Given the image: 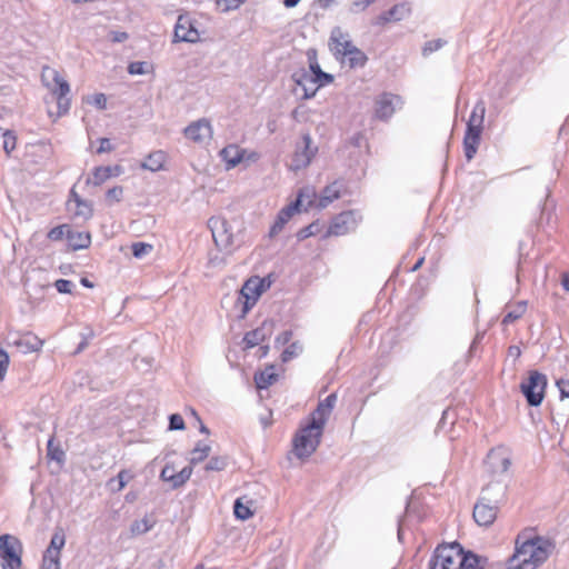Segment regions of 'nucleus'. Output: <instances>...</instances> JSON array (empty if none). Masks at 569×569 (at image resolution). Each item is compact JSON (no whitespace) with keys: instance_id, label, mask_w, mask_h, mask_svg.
Masks as SVG:
<instances>
[{"instance_id":"1","label":"nucleus","mask_w":569,"mask_h":569,"mask_svg":"<svg viewBox=\"0 0 569 569\" xmlns=\"http://www.w3.org/2000/svg\"><path fill=\"white\" fill-rule=\"evenodd\" d=\"M486 558L465 551L460 543L440 545L429 560V569H485Z\"/></svg>"},{"instance_id":"2","label":"nucleus","mask_w":569,"mask_h":569,"mask_svg":"<svg viewBox=\"0 0 569 569\" xmlns=\"http://www.w3.org/2000/svg\"><path fill=\"white\" fill-rule=\"evenodd\" d=\"M555 546L546 538L536 536L520 543L516 541V551L509 560V569H537L551 555Z\"/></svg>"},{"instance_id":"3","label":"nucleus","mask_w":569,"mask_h":569,"mask_svg":"<svg viewBox=\"0 0 569 569\" xmlns=\"http://www.w3.org/2000/svg\"><path fill=\"white\" fill-rule=\"evenodd\" d=\"M485 114L486 104L483 100H478L470 113L469 120L467 122V130L463 137L465 157L468 161L473 159L480 144Z\"/></svg>"},{"instance_id":"4","label":"nucleus","mask_w":569,"mask_h":569,"mask_svg":"<svg viewBox=\"0 0 569 569\" xmlns=\"http://www.w3.org/2000/svg\"><path fill=\"white\" fill-rule=\"evenodd\" d=\"M330 40L332 42V50L337 57H341L343 62L348 63L350 68L363 67L368 60L363 51L357 48L349 39V34L343 33L337 27L331 31Z\"/></svg>"},{"instance_id":"5","label":"nucleus","mask_w":569,"mask_h":569,"mask_svg":"<svg viewBox=\"0 0 569 569\" xmlns=\"http://www.w3.org/2000/svg\"><path fill=\"white\" fill-rule=\"evenodd\" d=\"M323 428L317 425L316 421H309L306 426L301 427L296 433L293 443V453L299 459L310 457L320 445Z\"/></svg>"},{"instance_id":"6","label":"nucleus","mask_w":569,"mask_h":569,"mask_svg":"<svg viewBox=\"0 0 569 569\" xmlns=\"http://www.w3.org/2000/svg\"><path fill=\"white\" fill-rule=\"evenodd\" d=\"M547 377L538 371H530L529 377L520 385V390L531 407L541 405L545 398Z\"/></svg>"},{"instance_id":"7","label":"nucleus","mask_w":569,"mask_h":569,"mask_svg":"<svg viewBox=\"0 0 569 569\" xmlns=\"http://www.w3.org/2000/svg\"><path fill=\"white\" fill-rule=\"evenodd\" d=\"M48 76H51L53 80V86L50 87V90L57 97L58 114H66L70 109V98L68 97L70 86L54 69L46 68L42 78L46 79Z\"/></svg>"},{"instance_id":"8","label":"nucleus","mask_w":569,"mask_h":569,"mask_svg":"<svg viewBox=\"0 0 569 569\" xmlns=\"http://www.w3.org/2000/svg\"><path fill=\"white\" fill-rule=\"evenodd\" d=\"M263 290L264 281L257 277L244 282L237 299V303L242 305L243 316L256 305Z\"/></svg>"},{"instance_id":"9","label":"nucleus","mask_w":569,"mask_h":569,"mask_svg":"<svg viewBox=\"0 0 569 569\" xmlns=\"http://www.w3.org/2000/svg\"><path fill=\"white\" fill-rule=\"evenodd\" d=\"M361 220V216L355 210L343 211L337 214L326 232V236H343L353 231Z\"/></svg>"},{"instance_id":"10","label":"nucleus","mask_w":569,"mask_h":569,"mask_svg":"<svg viewBox=\"0 0 569 569\" xmlns=\"http://www.w3.org/2000/svg\"><path fill=\"white\" fill-rule=\"evenodd\" d=\"M197 21L189 14H180L174 26L173 42L197 43L200 41V32L196 27Z\"/></svg>"},{"instance_id":"11","label":"nucleus","mask_w":569,"mask_h":569,"mask_svg":"<svg viewBox=\"0 0 569 569\" xmlns=\"http://www.w3.org/2000/svg\"><path fill=\"white\" fill-rule=\"evenodd\" d=\"M213 241L220 249H228L233 243V233L228 221L221 217H212L208 221Z\"/></svg>"},{"instance_id":"12","label":"nucleus","mask_w":569,"mask_h":569,"mask_svg":"<svg viewBox=\"0 0 569 569\" xmlns=\"http://www.w3.org/2000/svg\"><path fill=\"white\" fill-rule=\"evenodd\" d=\"M183 134L187 139L197 144H204L212 138L213 129L207 118H201L187 126L183 129Z\"/></svg>"},{"instance_id":"13","label":"nucleus","mask_w":569,"mask_h":569,"mask_svg":"<svg viewBox=\"0 0 569 569\" xmlns=\"http://www.w3.org/2000/svg\"><path fill=\"white\" fill-rule=\"evenodd\" d=\"M292 79L297 86L303 90V98H312L321 86H325V80L319 78V74L315 76L312 72H307L306 69H301L292 74Z\"/></svg>"},{"instance_id":"14","label":"nucleus","mask_w":569,"mask_h":569,"mask_svg":"<svg viewBox=\"0 0 569 569\" xmlns=\"http://www.w3.org/2000/svg\"><path fill=\"white\" fill-rule=\"evenodd\" d=\"M22 551V543L17 537L8 533L0 536V558L13 561L14 566H21Z\"/></svg>"},{"instance_id":"15","label":"nucleus","mask_w":569,"mask_h":569,"mask_svg":"<svg viewBox=\"0 0 569 569\" xmlns=\"http://www.w3.org/2000/svg\"><path fill=\"white\" fill-rule=\"evenodd\" d=\"M316 153V149L311 148V137L306 133L302 137V143L298 144L291 159L289 168L293 171L308 167Z\"/></svg>"},{"instance_id":"16","label":"nucleus","mask_w":569,"mask_h":569,"mask_svg":"<svg viewBox=\"0 0 569 569\" xmlns=\"http://www.w3.org/2000/svg\"><path fill=\"white\" fill-rule=\"evenodd\" d=\"M402 104L401 98L392 93H382L376 100V117L380 120H388Z\"/></svg>"},{"instance_id":"17","label":"nucleus","mask_w":569,"mask_h":569,"mask_svg":"<svg viewBox=\"0 0 569 569\" xmlns=\"http://www.w3.org/2000/svg\"><path fill=\"white\" fill-rule=\"evenodd\" d=\"M303 194L305 193H301L299 197H297L295 202H291L279 211L277 219L269 231V236L271 238L279 234L282 231L284 224L291 219V217L296 212L300 211V207L303 204Z\"/></svg>"},{"instance_id":"18","label":"nucleus","mask_w":569,"mask_h":569,"mask_svg":"<svg viewBox=\"0 0 569 569\" xmlns=\"http://www.w3.org/2000/svg\"><path fill=\"white\" fill-rule=\"evenodd\" d=\"M498 509L499 507L496 505L490 503L479 497L477 503L473 507L472 516L479 526L489 527L496 520Z\"/></svg>"},{"instance_id":"19","label":"nucleus","mask_w":569,"mask_h":569,"mask_svg":"<svg viewBox=\"0 0 569 569\" xmlns=\"http://www.w3.org/2000/svg\"><path fill=\"white\" fill-rule=\"evenodd\" d=\"M11 345L22 353H31L39 351L43 345V341L32 332H26L14 337L11 341Z\"/></svg>"},{"instance_id":"20","label":"nucleus","mask_w":569,"mask_h":569,"mask_svg":"<svg viewBox=\"0 0 569 569\" xmlns=\"http://www.w3.org/2000/svg\"><path fill=\"white\" fill-rule=\"evenodd\" d=\"M337 401V395L330 393L326 399L320 401L316 410L311 415V421H316L317 425L325 427L335 405Z\"/></svg>"},{"instance_id":"21","label":"nucleus","mask_w":569,"mask_h":569,"mask_svg":"<svg viewBox=\"0 0 569 569\" xmlns=\"http://www.w3.org/2000/svg\"><path fill=\"white\" fill-rule=\"evenodd\" d=\"M272 326L271 321H263L260 327L247 332L243 337L246 348H253L264 341L271 335Z\"/></svg>"},{"instance_id":"22","label":"nucleus","mask_w":569,"mask_h":569,"mask_svg":"<svg viewBox=\"0 0 569 569\" xmlns=\"http://www.w3.org/2000/svg\"><path fill=\"white\" fill-rule=\"evenodd\" d=\"M506 490L507 488L505 485L500 482H490L482 489L480 498L499 507L505 500Z\"/></svg>"},{"instance_id":"23","label":"nucleus","mask_w":569,"mask_h":569,"mask_svg":"<svg viewBox=\"0 0 569 569\" xmlns=\"http://www.w3.org/2000/svg\"><path fill=\"white\" fill-rule=\"evenodd\" d=\"M487 465L496 473H505L508 471L511 461L510 458L505 456L500 449H492L488 453Z\"/></svg>"},{"instance_id":"24","label":"nucleus","mask_w":569,"mask_h":569,"mask_svg":"<svg viewBox=\"0 0 569 569\" xmlns=\"http://www.w3.org/2000/svg\"><path fill=\"white\" fill-rule=\"evenodd\" d=\"M411 13V7L407 2L395 4L391 9L379 16L380 23H387L390 21H401Z\"/></svg>"},{"instance_id":"25","label":"nucleus","mask_w":569,"mask_h":569,"mask_svg":"<svg viewBox=\"0 0 569 569\" xmlns=\"http://www.w3.org/2000/svg\"><path fill=\"white\" fill-rule=\"evenodd\" d=\"M244 153L246 150L239 148L236 144H229L220 151V156L226 162L228 169L238 166L243 160Z\"/></svg>"},{"instance_id":"26","label":"nucleus","mask_w":569,"mask_h":569,"mask_svg":"<svg viewBox=\"0 0 569 569\" xmlns=\"http://www.w3.org/2000/svg\"><path fill=\"white\" fill-rule=\"evenodd\" d=\"M67 239L68 244L72 248V250L86 249L91 243V237L88 232L72 231L67 229Z\"/></svg>"},{"instance_id":"27","label":"nucleus","mask_w":569,"mask_h":569,"mask_svg":"<svg viewBox=\"0 0 569 569\" xmlns=\"http://www.w3.org/2000/svg\"><path fill=\"white\" fill-rule=\"evenodd\" d=\"M341 183L338 181L332 182L331 184L325 187L321 192L318 206L320 208L328 207L333 200H337L341 196Z\"/></svg>"},{"instance_id":"28","label":"nucleus","mask_w":569,"mask_h":569,"mask_svg":"<svg viewBox=\"0 0 569 569\" xmlns=\"http://www.w3.org/2000/svg\"><path fill=\"white\" fill-rule=\"evenodd\" d=\"M113 170L117 172L116 174H118L120 172V167H96L93 169L92 177L87 178V184L92 183L94 186H100L112 176Z\"/></svg>"},{"instance_id":"29","label":"nucleus","mask_w":569,"mask_h":569,"mask_svg":"<svg viewBox=\"0 0 569 569\" xmlns=\"http://www.w3.org/2000/svg\"><path fill=\"white\" fill-rule=\"evenodd\" d=\"M274 366H268L264 370L254 375V382L258 389H267L277 381L278 375Z\"/></svg>"},{"instance_id":"30","label":"nucleus","mask_w":569,"mask_h":569,"mask_svg":"<svg viewBox=\"0 0 569 569\" xmlns=\"http://www.w3.org/2000/svg\"><path fill=\"white\" fill-rule=\"evenodd\" d=\"M252 501L247 499V497H240L236 499L233 505V513L236 518L240 520H247L253 516V511L251 509Z\"/></svg>"},{"instance_id":"31","label":"nucleus","mask_w":569,"mask_h":569,"mask_svg":"<svg viewBox=\"0 0 569 569\" xmlns=\"http://www.w3.org/2000/svg\"><path fill=\"white\" fill-rule=\"evenodd\" d=\"M166 161V153L161 150L151 152L147 159L141 163V168L156 172L162 169Z\"/></svg>"},{"instance_id":"32","label":"nucleus","mask_w":569,"mask_h":569,"mask_svg":"<svg viewBox=\"0 0 569 569\" xmlns=\"http://www.w3.org/2000/svg\"><path fill=\"white\" fill-rule=\"evenodd\" d=\"M527 310V302L526 301H519L517 305L511 306L508 308L503 319V325H510L515 322L516 320L520 319Z\"/></svg>"},{"instance_id":"33","label":"nucleus","mask_w":569,"mask_h":569,"mask_svg":"<svg viewBox=\"0 0 569 569\" xmlns=\"http://www.w3.org/2000/svg\"><path fill=\"white\" fill-rule=\"evenodd\" d=\"M64 533L62 532V530H58L52 535L50 543L44 552L53 553L54 556L61 555V549L64 547Z\"/></svg>"},{"instance_id":"34","label":"nucleus","mask_w":569,"mask_h":569,"mask_svg":"<svg viewBox=\"0 0 569 569\" xmlns=\"http://www.w3.org/2000/svg\"><path fill=\"white\" fill-rule=\"evenodd\" d=\"M211 447L203 442H198L191 451L190 465H197L203 461L210 453Z\"/></svg>"},{"instance_id":"35","label":"nucleus","mask_w":569,"mask_h":569,"mask_svg":"<svg viewBox=\"0 0 569 569\" xmlns=\"http://www.w3.org/2000/svg\"><path fill=\"white\" fill-rule=\"evenodd\" d=\"M153 526L154 521L146 516L140 520L133 521L130 527V531L133 536H140L151 530Z\"/></svg>"},{"instance_id":"36","label":"nucleus","mask_w":569,"mask_h":569,"mask_svg":"<svg viewBox=\"0 0 569 569\" xmlns=\"http://www.w3.org/2000/svg\"><path fill=\"white\" fill-rule=\"evenodd\" d=\"M192 475V467L187 466L182 468L179 472H176L172 476V479L170 480L171 488L177 489L181 486H183L191 477Z\"/></svg>"},{"instance_id":"37","label":"nucleus","mask_w":569,"mask_h":569,"mask_svg":"<svg viewBox=\"0 0 569 569\" xmlns=\"http://www.w3.org/2000/svg\"><path fill=\"white\" fill-rule=\"evenodd\" d=\"M228 466V461L226 457H211V459L204 466L206 471H221L224 470Z\"/></svg>"},{"instance_id":"38","label":"nucleus","mask_w":569,"mask_h":569,"mask_svg":"<svg viewBox=\"0 0 569 569\" xmlns=\"http://www.w3.org/2000/svg\"><path fill=\"white\" fill-rule=\"evenodd\" d=\"M40 569H61L60 555L44 552Z\"/></svg>"},{"instance_id":"39","label":"nucleus","mask_w":569,"mask_h":569,"mask_svg":"<svg viewBox=\"0 0 569 569\" xmlns=\"http://www.w3.org/2000/svg\"><path fill=\"white\" fill-rule=\"evenodd\" d=\"M152 244L146 242H133L131 244L132 254L138 259H141L149 254L152 251Z\"/></svg>"},{"instance_id":"40","label":"nucleus","mask_w":569,"mask_h":569,"mask_svg":"<svg viewBox=\"0 0 569 569\" xmlns=\"http://www.w3.org/2000/svg\"><path fill=\"white\" fill-rule=\"evenodd\" d=\"M446 43L447 42L443 39H436V40L427 41L422 48V56L423 57L430 56L431 53L440 50Z\"/></svg>"},{"instance_id":"41","label":"nucleus","mask_w":569,"mask_h":569,"mask_svg":"<svg viewBox=\"0 0 569 569\" xmlns=\"http://www.w3.org/2000/svg\"><path fill=\"white\" fill-rule=\"evenodd\" d=\"M302 351V346L299 342H292L282 352L281 359L283 362L290 361Z\"/></svg>"},{"instance_id":"42","label":"nucleus","mask_w":569,"mask_h":569,"mask_svg":"<svg viewBox=\"0 0 569 569\" xmlns=\"http://www.w3.org/2000/svg\"><path fill=\"white\" fill-rule=\"evenodd\" d=\"M73 214L83 219H88L92 216V207L88 201H82L76 206Z\"/></svg>"},{"instance_id":"43","label":"nucleus","mask_w":569,"mask_h":569,"mask_svg":"<svg viewBox=\"0 0 569 569\" xmlns=\"http://www.w3.org/2000/svg\"><path fill=\"white\" fill-rule=\"evenodd\" d=\"M17 138L12 131L7 130L3 133V150L9 156L16 149Z\"/></svg>"},{"instance_id":"44","label":"nucleus","mask_w":569,"mask_h":569,"mask_svg":"<svg viewBox=\"0 0 569 569\" xmlns=\"http://www.w3.org/2000/svg\"><path fill=\"white\" fill-rule=\"evenodd\" d=\"M307 72H312L315 76L319 74V78L323 79L325 83H331L333 81V77L327 72H323L316 61L310 63L309 70H307Z\"/></svg>"},{"instance_id":"45","label":"nucleus","mask_w":569,"mask_h":569,"mask_svg":"<svg viewBox=\"0 0 569 569\" xmlns=\"http://www.w3.org/2000/svg\"><path fill=\"white\" fill-rule=\"evenodd\" d=\"M68 227L66 224H61V226H58V227H54L52 228L47 237L48 239H50L51 241H59V240H62L64 236H67V232H66V229Z\"/></svg>"},{"instance_id":"46","label":"nucleus","mask_w":569,"mask_h":569,"mask_svg":"<svg viewBox=\"0 0 569 569\" xmlns=\"http://www.w3.org/2000/svg\"><path fill=\"white\" fill-rule=\"evenodd\" d=\"M375 1L376 0H353L350 4V12H352V13L363 12Z\"/></svg>"},{"instance_id":"47","label":"nucleus","mask_w":569,"mask_h":569,"mask_svg":"<svg viewBox=\"0 0 569 569\" xmlns=\"http://www.w3.org/2000/svg\"><path fill=\"white\" fill-rule=\"evenodd\" d=\"M9 363V355L0 348V382L4 380Z\"/></svg>"},{"instance_id":"48","label":"nucleus","mask_w":569,"mask_h":569,"mask_svg":"<svg viewBox=\"0 0 569 569\" xmlns=\"http://www.w3.org/2000/svg\"><path fill=\"white\" fill-rule=\"evenodd\" d=\"M186 428L182 417L178 413H172L169 417V429L170 430H183Z\"/></svg>"},{"instance_id":"49","label":"nucleus","mask_w":569,"mask_h":569,"mask_svg":"<svg viewBox=\"0 0 569 569\" xmlns=\"http://www.w3.org/2000/svg\"><path fill=\"white\" fill-rule=\"evenodd\" d=\"M54 287L60 293H71L74 283L67 279H59L56 281Z\"/></svg>"},{"instance_id":"50","label":"nucleus","mask_w":569,"mask_h":569,"mask_svg":"<svg viewBox=\"0 0 569 569\" xmlns=\"http://www.w3.org/2000/svg\"><path fill=\"white\" fill-rule=\"evenodd\" d=\"M147 66L148 63L142 61L131 62L128 67V72L130 74H144L147 73Z\"/></svg>"},{"instance_id":"51","label":"nucleus","mask_w":569,"mask_h":569,"mask_svg":"<svg viewBox=\"0 0 569 569\" xmlns=\"http://www.w3.org/2000/svg\"><path fill=\"white\" fill-rule=\"evenodd\" d=\"M301 193H305L303 194V204L301 207L305 206V210H307V208L309 206H311V203L313 202V199L316 197V192L313 189L311 188H302L299 193H298V197L301 194Z\"/></svg>"},{"instance_id":"52","label":"nucleus","mask_w":569,"mask_h":569,"mask_svg":"<svg viewBox=\"0 0 569 569\" xmlns=\"http://www.w3.org/2000/svg\"><path fill=\"white\" fill-rule=\"evenodd\" d=\"M48 456L52 459V460H57V461H61L64 457V453L62 450H60L59 448H54L53 447V439H50L48 441Z\"/></svg>"},{"instance_id":"53","label":"nucleus","mask_w":569,"mask_h":569,"mask_svg":"<svg viewBox=\"0 0 569 569\" xmlns=\"http://www.w3.org/2000/svg\"><path fill=\"white\" fill-rule=\"evenodd\" d=\"M89 102L94 104L100 110H104L107 108V98L103 93L93 94Z\"/></svg>"},{"instance_id":"54","label":"nucleus","mask_w":569,"mask_h":569,"mask_svg":"<svg viewBox=\"0 0 569 569\" xmlns=\"http://www.w3.org/2000/svg\"><path fill=\"white\" fill-rule=\"evenodd\" d=\"M316 224L315 223H311L302 229H300L297 233V238L298 240H305L311 236H313L316 233Z\"/></svg>"},{"instance_id":"55","label":"nucleus","mask_w":569,"mask_h":569,"mask_svg":"<svg viewBox=\"0 0 569 569\" xmlns=\"http://www.w3.org/2000/svg\"><path fill=\"white\" fill-rule=\"evenodd\" d=\"M129 479H130V475H129V472H128V471H126V470H121V471L118 473V476H117V481H118V488H117V490H118V491L122 490V489L126 487V485H127V482H128V480H129ZM114 481H116V479H111V481H110V482H114Z\"/></svg>"},{"instance_id":"56","label":"nucleus","mask_w":569,"mask_h":569,"mask_svg":"<svg viewBox=\"0 0 569 569\" xmlns=\"http://www.w3.org/2000/svg\"><path fill=\"white\" fill-rule=\"evenodd\" d=\"M123 194V188L120 186L113 187L107 191V198L119 202Z\"/></svg>"},{"instance_id":"57","label":"nucleus","mask_w":569,"mask_h":569,"mask_svg":"<svg viewBox=\"0 0 569 569\" xmlns=\"http://www.w3.org/2000/svg\"><path fill=\"white\" fill-rule=\"evenodd\" d=\"M557 387L560 392V398H569V380L567 379H559L557 380Z\"/></svg>"},{"instance_id":"58","label":"nucleus","mask_w":569,"mask_h":569,"mask_svg":"<svg viewBox=\"0 0 569 569\" xmlns=\"http://www.w3.org/2000/svg\"><path fill=\"white\" fill-rule=\"evenodd\" d=\"M176 473L173 466L166 465L161 470L160 478L166 482H170L172 476Z\"/></svg>"},{"instance_id":"59","label":"nucleus","mask_w":569,"mask_h":569,"mask_svg":"<svg viewBox=\"0 0 569 569\" xmlns=\"http://www.w3.org/2000/svg\"><path fill=\"white\" fill-rule=\"evenodd\" d=\"M291 337L292 332L290 330L283 331L276 338V346L287 345L291 340Z\"/></svg>"},{"instance_id":"60","label":"nucleus","mask_w":569,"mask_h":569,"mask_svg":"<svg viewBox=\"0 0 569 569\" xmlns=\"http://www.w3.org/2000/svg\"><path fill=\"white\" fill-rule=\"evenodd\" d=\"M99 142L100 147L97 150L98 153L110 152L113 150V147L108 138H101Z\"/></svg>"},{"instance_id":"61","label":"nucleus","mask_w":569,"mask_h":569,"mask_svg":"<svg viewBox=\"0 0 569 569\" xmlns=\"http://www.w3.org/2000/svg\"><path fill=\"white\" fill-rule=\"evenodd\" d=\"M84 201L83 199H81V197L74 191V189L72 188L70 190V198L68 200V207H69V210H72V203H74L76 206L80 202Z\"/></svg>"},{"instance_id":"62","label":"nucleus","mask_w":569,"mask_h":569,"mask_svg":"<svg viewBox=\"0 0 569 569\" xmlns=\"http://www.w3.org/2000/svg\"><path fill=\"white\" fill-rule=\"evenodd\" d=\"M128 39V33L127 32H121V31H113L111 32V40L113 42H123Z\"/></svg>"},{"instance_id":"63","label":"nucleus","mask_w":569,"mask_h":569,"mask_svg":"<svg viewBox=\"0 0 569 569\" xmlns=\"http://www.w3.org/2000/svg\"><path fill=\"white\" fill-rule=\"evenodd\" d=\"M21 566H14L13 561L0 558V569H19Z\"/></svg>"},{"instance_id":"64","label":"nucleus","mask_w":569,"mask_h":569,"mask_svg":"<svg viewBox=\"0 0 569 569\" xmlns=\"http://www.w3.org/2000/svg\"><path fill=\"white\" fill-rule=\"evenodd\" d=\"M508 355L513 358H519L521 355V350L518 346H510L508 348Z\"/></svg>"}]
</instances>
